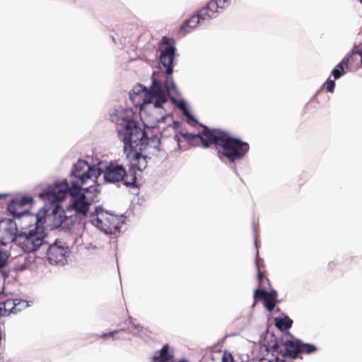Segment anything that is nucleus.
Instances as JSON below:
<instances>
[{"label": "nucleus", "instance_id": "nucleus-27", "mask_svg": "<svg viewBox=\"0 0 362 362\" xmlns=\"http://www.w3.org/2000/svg\"><path fill=\"white\" fill-rule=\"evenodd\" d=\"M211 1L216 2L218 6V9H223L229 6L230 0H211Z\"/></svg>", "mask_w": 362, "mask_h": 362}, {"label": "nucleus", "instance_id": "nucleus-32", "mask_svg": "<svg viewBox=\"0 0 362 362\" xmlns=\"http://www.w3.org/2000/svg\"><path fill=\"white\" fill-rule=\"evenodd\" d=\"M253 362H269V359L266 358H262L259 359L254 360Z\"/></svg>", "mask_w": 362, "mask_h": 362}, {"label": "nucleus", "instance_id": "nucleus-18", "mask_svg": "<svg viewBox=\"0 0 362 362\" xmlns=\"http://www.w3.org/2000/svg\"><path fill=\"white\" fill-rule=\"evenodd\" d=\"M202 20L200 17V13L198 12L197 15H193L188 20H186L180 26V32L182 35H185L189 33L191 29L194 28Z\"/></svg>", "mask_w": 362, "mask_h": 362}, {"label": "nucleus", "instance_id": "nucleus-6", "mask_svg": "<svg viewBox=\"0 0 362 362\" xmlns=\"http://www.w3.org/2000/svg\"><path fill=\"white\" fill-rule=\"evenodd\" d=\"M300 343V339L287 332L269 343L267 350L271 352L272 356L281 355L284 358L294 359L299 356Z\"/></svg>", "mask_w": 362, "mask_h": 362}, {"label": "nucleus", "instance_id": "nucleus-33", "mask_svg": "<svg viewBox=\"0 0 362 362\" xmlns=\"http://www.w3.org/2000/svg\"><path fill=\"white\" fill-rule=\"evenodd\" d=\"M3 197V195H2V194H0V197Z\"/></svg>", "mask_w": 362, "mask_h": 362}, {"label": "nucleus", "instance_id": "nucleus-1", "mask_svg": "<svg viewBox=\"0 0 362 362\" xmlns=\"http://www.w3.org/2000/svg\"><path fill=\"white\" fill-rule=\"evenodd\" d=\"M98 175V169L90 166L83 160H78L74 165L69 176V181L66 180L49 186L40 193V197L52 204L64 200L68 194L71 197V207L75 209L78 214L88 213L90 203L87 200L84 192H90V187H83L88 181L93 183Z\"/></svg>", "mask_w": 362, "mask_h": 362}, {"label": "nucleus", "instance_id": "nucleus-12", "mask_svg": "<svg viewBox=\"0 0 362 362\" xmlns=\"http://www.w3.org/2000/svg\"><path fill=\"white\" fill-rule=\"evenodd\" d=\"M170 39L167 37H163L161 42L165 45V47L161 50L160 54V61L163 66L166 69V74H172L173 62L174 60L175 48L170 45Z\"/></svg>", "mask_w": 362, "mask_h": 362}, {"label": "nucleus", "instance_id": "nucleus-29", "mask_svg": "<svg viewBox=\"0 0 362 362\" xmlns=\"http://www.w3.org/2000/svg\"><path fill=\"white\" fill-rule=\"evenodd\" d=\"M336 266H337V264H336V263H335V262H329V263H328V264H327V269H328L329 271H332V270H334V269H335Z\"/></svg>", "mask_w": 362, "mask_h": 362}, {"label": "nucleus", "instance_id": "nucleus-5", "mask_svg": "<svg viewBox=\"0 0 362 362\" xmlns=\"http://www.w3.org/2000/svg\"><path fill=\"white\" fill-rule=\"evenodd\" d=\"M130 98L136 106L153 103L158 108L162 107L167 101L165 95L155 81L150 90L141 86L134 88V93L130 95Z\"/></svg>", "mask_w": 362, "mask_h": 362}, {"label": "nucleus", "instance_id": "nucleus-15", "mask_svg": "<svg viewBox=\"0 0 362 362\" xmlns=\"http://www.w3.org/2000/svg\"><path fill=\"white\" fill-rule=\"evenodd\" d=\"M199 12L202 20H208L216 18L219 10L216 2L210 1L205 6L202 7Z\"/></svg>", "mask_w": 362, "mask_h": 362}, {"label": "nucleus", "instance_id": "nucleus-16", "mask_svg": "<svg viewBox=\"0 0 362 362\" xmlns=\"http://www.w3.org/2000/svg\"><path fill=\"white\" fill-rule=\"evenodd\" d=\"M16 228H6L0 232V242L3 245L12 243L10 250L13 245H16V239L17 238Z\"/></svg>", "mask_w": 362, "mask_h": 362}, {"label": "nucleus", "instance_id": "nucleus-31", "mask_svg": "<svg viewBox=\"0 0 362 362\" xmlns=\"http://www.w3.org/2000/svg\"><path fill=\"white\" fill-rule=\"evenodd\" d=\"M275 357L272 359H269V362H286L285 361L280 359L277 357V355L274 356Z\"/></svg>", "mask_w": 362, "mask_h": 362}, {"label": "nucleus", "instance_id": "nucleus-30", "mask_svg": "<svg viewBox=\"0 0 362 362\" xmlns=\"http://www.w3.org/2000/svg\"><path fill=\"white\" fill-rule=\"evenodd\" d=\"M118 331L110 332L108 334H104L101 336L102 338L105 339L107 337H112L115 334L117 333Z\"/></svg>", "mask_w": 362, "mask_h": 362}, {"label": "nucleus", "instance_id": "nucleus-34", "mask_svg": "<svg viewBox=\"0 0 362 362\" xmlns=\"http://www.w3.org/2000/svg\"><path fill=\"white\" fill-rule=\"evenodd\" d=\"M360 1L362 3V0H360Z\"/></svg>", "mask_w": 362, "mask_h": 362}, {"label": "nucleus", "instance_id": "nucleus-19", "mask_svg": "<svg viewBox=\"0 0 362 362\" xmlns=\"http://www.w3.org/2000/svg\"><path fill=\"white\" fill-rule=\"evenodd\" d=\"M351 61V55L346 56L332 70V75L334 79L339 78L345 73L344 69L347 68Z\"/></svg>", "mask_w": 362, "mask_h": 362}, {"label": "nucleus", "instance_id": "nucleus-7", "mask_svg": "<svg viewBox=\"0 0 362 362\" xmlns=\"http://www.w3.org/2000/svg\"><path fill=\"white\" fill-rule=\"evenodd\" d=\"M88 213L79 214L76 210L71 207V199L66 208L64 210L59 204L53 209L48 218L51 221L52 228H62L63 230H71L74 225L81 218L86 217Z\"/></svg>", "mask_w": 362, "mask_h": 362}, {"label": "nucleus", "instance_id": "nucleus-14", "mask_svg": "<svg viewBox=\"0 0 362 362\" xmlns=\"http://www.w3.org/2000/svg\"><path fill=\"white\" fill-rule=\"evenodd\" d=\"M278 293L272 289L269 292L264 289H256L254 292L255 300H262L264 306L269 312H272L277 303Z\"/></svg>", "mask_w": 362, "mask_h": 362}, {"label": "nucleus", "instance_id": "nucleus-20", "mask_svg": "<svg viewBox=\"0 0 362 362\" xmlns=\"http://www.w3.org/2000/svg\"><path fill=\"white\" fill-rule=\"evenodd\" d=\"M293 320L288 316L284 317H276L275 319V325L280 330H288L291 327Z\"/></svg>", "mask_w": 362, "mask_h": 362}, {"label": "nucleus", "instance_id": "nucleus-10", "mask_svg": "<svg viewBox=\"0 0 362 362\" xmlns=\"http://www.w3.org/2000/svg\"><path fill=\"white\" fill-rule=\"evenodd\" d=\"M92 219L93 223L107 234L115 233L119 229V218L102 209H97Z\"/></svg>", "mask_w": 362, "mask_h": 362}, {"label": "nucleus", "instance_id": "nucleus-28", "mask_svg": "<svg viewBox=\"0 0 362 362\" xmlns=\"http://www.w3.org/2000/svg\"><path fill=\"white\" fill-rule=\"evenodd\" d=\"M356 54H358L361 57V63L362 64V49L359 50H352V52L349 54L351 55V61L353 60L354 56Z\"/></svg>", "mask_w": 362, "mask_h": 362}, {"label": "nucleus", "instance_id": "nucleus-24", "mask_svg": "<svg viewBox=\"0 0 362 362\" xmlns=\"http://www.w3.org/2000/svg\"><path fill=\"white\" fill-rule=\"evenodd\" d=\"M11 256V251L0 249V270L7 266L8 259Z\"/></svg>", "mask_w": 362, "mask_h": 362}, {"label": "nucleus", "instance_id": "nucleus-9", "mask_svg": "<svg viewBox=\"0 0 362 362\" xmlns=\"http://www.w3.org/2000/svg\"><path fill=\"white\" fill-rule=\"evenodd\" d=\"M33 202V199L30 197H22L13 199L7 206L8 211L13 215V217L23 216L26 220H33L35 222L40 223L44 219V216L40 214H30L28 212L26 206L30 204Z\"/></svg>", "mask_w": 362, "mask_h": 362}, {"label": "nucleus", "instance_id": "nucleus-13", "mask_svg": "<svg viewBox=\"0 0 362 362\" xmlns=\"http://www.w3.org/2000/svg\"><path fill=\"white\" fill-rule=\"evenodd\" d=\"M27 302L19 299H6L0 302V317L16 314L26 308Z\"/></svg>", "mask_w": 362, "mask_h": 362}, {"label": "nucleus", "instance_id": "nucleus-4", "mask_svg": "<svg viewBox=\"0 0 362 362\" xmlns=\"http://www.w3.org/2000/svg\"><path fill=\"white\" fill-rule=\"evenodd\" d=\"M46 218L44 216L42 222H35V227L33 229L18 233L16 245L21 247L22 251L26 253L37 250L45 243L46 234L42 225L45 223Z\"/></svg>", "mask_w": 362, "mask_h": 362}, {"label": "nucleus", "instance_id": "nucleus-23", "mask_svg": "<svg viewBox=\"0 0 362 362\" xmlns=\"http://www.w3.org/2000/svg\"><path fill=\"white\" fill-rule=\"evenodd\" d=\"M317 350V347L311 344L303 343L300 341V349H299V358H302L300 354H311L315 353Z\"/></svg>", "mask_w": 362, "mask_h": 362}, {"label": "nucleus", "instance_id": "nucleus-3", "mask_svg": "<svg viewBox=\"0 0 362 362\" xmlns=\"http://www.w3.org/2000/svg\"><path fill=\"white\" fill-rule=\"evenodd\" d=\"M119 138L124 144V152L129 160V170L142 171L148 165L147 157L141 152L146 148L148 139L142 126L134 119L119 117L117 123Z\"/></svg>", "mask_w": 362, "mask_h": 362}, {"label": "nucleus", "instance_id": "nucleus-11", "mask_svg": "<svg viewBox=\"0 0 362 362\" xmlns=\"http://www.w3.org/2000/svg\"><path fill=\"white\" fill-rule=\"evenodd\" d=\"M69 248L62 241L57 240L47 250V259L51 264H64Z\"/></svg>", "mask_w": 362, "mask_h": 362}, {"label": "nucleus", "instance_id": "nucleus-22", "mask_svg": "<svg viewBox=\"0 0 362 362\" xmlns=\"http://www.w3.org/2000/svg\"><path fill=\"white\" fill-rule=\"evenodd\" d=\"M171 75L167 74L165 80V88L169 95H177L175 84Z\"/></svg>", "mask_w": 362, "mask_h": 362}, {"label": "nucleus", "instance_id": "nucleus-26", "mask_svg": "<svg viewBox=\"0 0 362 362\" xmlns=\"http://www.w3.org/2000/svg\"><path fill=\"white\" fill-rule=\"evenodd\" d=\"M323 88L329 93H333L335 88V82L329 78L325 81Z\"/></svg>", "mask_w": 362, "mask_h": 362}, {"label": "nucleus", "instance_id": "nucleus-2", "mask_svg": "<svg viewBox=\"0 0 362 362\" xmlns=\"http://www.w3.org/2000/svg\"><path fill=\"white\" fill-rule=\"evenodd\" d=\"M191 143L208 148L214 145L218 151L220 159H227L230 163L241 160L248 152L250 146L247 142L233 137L226 131L220 129H209L204 127L203 130L197 134L184 135Z\"/></svg>", "mask_w": 362, "mask_h": 362}, {"label": "nucleus", "instance_id": "nucleus-25", "mask_svg": "<svg viewBox=\"0 0 362 362\" xmlns=\"http://www.w3.org/2000/svg\"><path fill=\"white\" fill-rule=\"evenodd\" d=\"M178 107L183 112V114L187 117L189 122H190V121L196 122V120L190 115L188 110L187 109L184 102H180V103L178 104Z\"/></svg>", "mask_w": 362, "mask_h": 362}, {"label": "nucleus", "instance_id": "nucleus-21", "mask_svg": "<svg viewBox=\"0 0 362 362\" xmlns=\"http://www.w3.org/2000/svg\"><path fill=\"white\" fill-rule=\"evenodd\" d=\"M256 264H257V267L258 269L257 278H258L259 287L262 288L261 289H264V290L270 288L271 285H270L269 280L265 276L264 273L263 272L260 271L259 266L257 261L256 262Z\"/></svg>", "mask_w": 362, "mask_h": 362}, {"label": "nucleus", "instance_id": "nucleus-17", "mask_svg": "<svg viewBox=\"0 0 362 362\" xmlns=\"http://www.w3.org/2000/svg\"><path fill=\"white\" fill-rule=\"evenodd\" d=\"M173 358V353L170 351V346L166 344L159 351L155 352L151 362H168Z\"/></svg>", "mask_w": 362, "mask_h": 362}, {"label": "nucleus", "instance_id": "nucleus-8", "mask_svg": "<svg viewBox=\"0 0 362 362\" xmlns=\"http://www.w3.org/2000/svg\"><path fill=\"white\" fill-rule=\"evenodd\" d=\"M103 177L106 182L122 183L127 187H136V171L129 170L128 172L122 165L110 163L103 170Z\"/></svg>", "mask_w": 362, "mask_h": 362}]
</instances>
